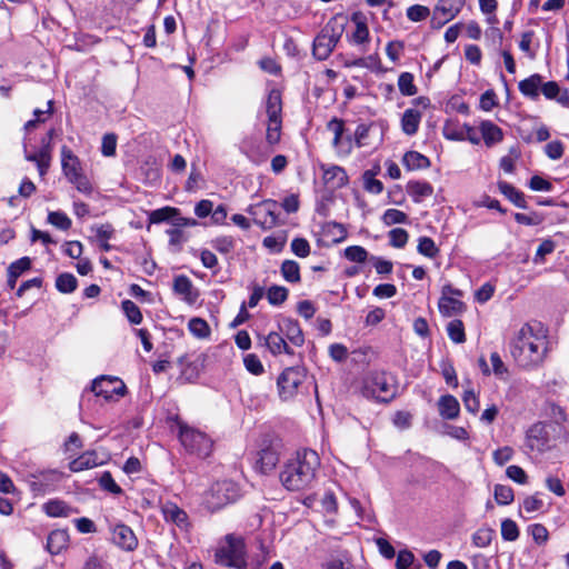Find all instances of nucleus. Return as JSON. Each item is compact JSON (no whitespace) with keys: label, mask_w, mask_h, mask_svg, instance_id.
Listing matches in <instances>:
<instances>
[{"label":"nucleus","mask_w":569,"mask_h":569,"mask_svg":"<svg viewBox=\"0 0 569 569\" xmlns=\"http://www.w3.org/2000/svg\"><path fill=\"white\" fill-rule=\"evenodd\" d=\"M320 467L319 455L308 448L297 450L283 465L279 479L289 491H301L312 487Z\"/></svg>","instance_id":"1"},{"label":"nucleus","mask_w":569,"mask_h":569,"mask_svg":"<svg viewBox=\"0 0 569 569\" xmlns=\"http://www.w3.org/2000/svg\"><path fill=\"white\" fill-rule=\"evenodd\" d=\"M548 328L543 322H526L511 345V355L522 368L538 365L547 349Z\"/></svg>","instance_id":"2"},{"label":"nucleus","mask_w":569,"mask_h":569,"mask_svg":"<svg viewBox=\"0 0 569 569\" xmlns=\"http://www.w3.org/2000/svg\"><path fill=\"white\" fill-rule=\"evenodd\" d=\"M361 392L368 399L388 403L398 392L396 378L386 371H369L362 379Z\"/></svg>","instance_id":"3"},{"label":"nucleus","mask_w":569,"mask_h":569,"mask_svg":"<svg viewBox=\"0 0 569 569\" xmlns=\"http://www.w3.org/2000/svg\"><path fill=\"white\" fill-rule=\"evenodd\" d=\"M348 19L343 14H336L321 29L313 40L312 54L318 60H326L341 39Z\"/></svg>","instance_id":"4"},{"label":"nucleus","mask_w":569,"mask_h":569,"mask_svg":"<svg viewBox=\"0 0 569 569\" xmlns=\"http://www.w3.org/2000/svg\"><path fill=\"white\" fill-rule=\"evenodd\" d=\"M239 497L240 489L236 482L231 480L217 481L206 492L203 505L210 512H216L236 502Z\"/></svg>","instance_id":"5"},{"label":"nucleus","mask_w":569,"mask_h":569,"mask_svg":"<svg viewBox=\"0 0 569 569\" xmlns=\"http://www.w3.org/2000/svg\"><path fill=\"white\" fill-rule=\"evenodd\" d=\"M61 167L68 181L74 184L79 192L84 194L91 193L92 186L82 172L79 158L67 146L61 148Z\"/></svg>","instance_id":"6"},{"label":"nucleus","mask_w":569,"mask_h":569,"mask_svg":"<svg viewBox=\"0 0 569 569\" xmlns=\"http://www.w3.org/2000/svg\"><path fill=\"white\" fill-rule=\"evenodd\" d=\"M279 204L273 199H266L261 202L250 204L247 212L253 217V222L262 230H270L284 223L279 219Z\"/></svg>","instance_id":"7"},{"label":"nucleus","mask_w":569,"mask_h":569,"mask_svg":"<svg viewBox=\"0 0 569 569\" xmlns=\"http://www.w3.org/2000/svg\"><path fill=\"white\" fill-rule=\"evenodd\" d=\"M179 440L184 449L200 458H206L211 453L213 442L204 433L188 426H180Z\"/></svg>","instance_id":"8"},{"label":"nucleus","mask_w":569,"mask_h":569,"mask_svg":"<svg viewBox=\"0 0 569 569\" xmlns=\"http://www.w3.org/2000/svg\"><path fill=\"white\" fill-rule=\"evenodd\" d=\"M216 562L229 568L247 569L243 541L228 536L227 546L216 551Z\"/></svg>","instance_id":"9"},{"label":"nucleus","mask_w":569,"mask_h":569,"mask_svg":"<svg viewBox=\"0 0 569 569\" xmlns=\"http://www.w3.org/2000/svg\"><path fill=\"white\" fill-rule=\"evenodd\" d=\"M281 450L282 442L279 438L264 439L257 453L256 469L264 475L271 472L279 462Z\"/></svg>","instance_id":"10"},{"label":"nucleus","mask_w":569,"mask_h":569,"mask_svg":"<svg viewBox=\"0 0 569 569\" xmlns=\"http://www.w3.org/2000/svg\"><path fill=\"white\" fill-rule=\"evenodd\" d=\"M306 379L303 370L299 367L286 368L277 379L279 396L282 400L293 398L298 391L299 386Z\"/></svg>","instance_id":"11"},{"label":"nucleus","mask_w":569,"mask_h":569,"mask_svg":"<svg viewBox=\"0 0 569 569\" xmlns=\"http://www.w3.org/2000/svg\"><path fill=\"white\" fill-rule=\"evenodd\" d=\"M91 392L97 397H102L106 401H111L114 396L123 397L127 393V387L117 377L100 376L92 381Z\"/></svg>","instance_id":"12"},{"label":"nucleus","mask_w":569,"mask_h":569,"mask_svg":"<svg viewBox=\"0 0 569 569\" xmlns=\"http://www.w3.org/2000/svg\"><path fill=\"white\" fill-rule=\"evenodd\" d=\"M461 297V290L453 288L451 284L443 286L438 303L441 315L449 318L461 316L466 308L460 300Z\"/></svg>","instance_id":"13"},{"label":"nucleus","mask_w":569,"mask_h":569,"mask_svg":"<svg viewBox=\"0 0 569 569\" xmlns=\"http://www.w3.org/2000/svg\"><path fill=\"white\" fill-rule=\"evenodd\" d=\"M61 472L53 469L32 473L28 480L29 488L34 496H44L56 490L58 482L61 480Z\"/></svg>","instance_id":"14"},{"label":"nucleus","mask_w":569,"mask_h":569,"mask_svg":"<svg viewBox=\"0 0 569 569\" xmlns=\"http://www.w3.org/2000/svg\"><path fill=\"white\" fill-rule=\"evenodd\" d=\"M465 3L466 0H438L432 12V28L439 29L455 19L460 13Z\"/></svg>","instance_id":"15"},{"label":"nucleus","mask_w":569,"mask_h":569,"mask_svg":"<svg viewBox=\"0 0 569 569\" xmlns=\"http://www.w3.org/2000/svg\"><path fill=\"white\" fill-rule=\"evenodd\" d=\"M112 541L126 551H133L138 547V539L133 530L123 523H119L113 527Z\"/></svg>","instance_id":"16"},{"label":"nucleus","mask_w":569,"mask_h":569,"mask_svg":"<svg viewBox=\"0 0 569 569\" xmlns=\"http://www.w3.org/2000/svg\"><path fill=\"white\" fill-rule=\"evenodd\" d=\"M352 21L356 24V29L352 32V34L348 37V40L350 43L359 46L361 53H366L367 44L369 43L370 40L368 26L360 13H353Z\"/></svg>","instance_id":"17"},{"label":"nucleus","mask_w":569,"mask_h":569,"mask_svg":"<svg viewBox=\"0 0 569 569\" xmlns=\"http://www.w3.org/2000/svg\"><path fill=\"white\" fill-rule=\"evenodd\" d=\"M163 518L167 522H172L180 529H187L189 526V517L187 512L178 507L174 502H166L161 508Z\"/></svg>","instance_id":"18"},{"label":"nucleus","mask_w":569,"mask_h":569,"mask_svg":"<svg viewBox=\"0 0 569 569\" xmlns=\"http://www.w3.org/2000/svg\"><path fill=\"white\" fill-rule=\"evenodd\" d=\"M69 545V533L67 529L52 530L47 539L46 549L49 553L56 556L61 553Z\"/></svg>","instance_id":"19"},{"label":"nucleus","mask_w":569,"mask_h":569,"mask_svg":"<svg viewBox=\"0 0 569 569\" xmlns=\"http://www.w3.org/2000/svg\"><path fill=\"white\" fill-rule=\"evenodd\" d=\"M438 411L443 419L453 420L460 412L459 401L451 395L441 396L438 400Z\"/></svg>","instance_id":"20"},{"label":"nucleus","mask_w":569,"mask_h":569,"mask_svg":"<svg viewBox=\"0 0 569 569\" xmlns=\"http://www.w3.org/2000/svg\"><path fill=\"white\" fill-rule=\"evenodd\" d=\"M101 465V462L98 461V455L96 451H86L82 455H80L78 458L73 459L69 462V469L72 472H79L82 470L91 469L97 466Z\"/></svg>","instance_id":"21"},{"label":"nucleus","mask_w":569,"mask_h":569,"mask_svg":"<svg viewBox=\"0 0 569 569\" xmlns=\"http://www.w3.org/2000/svg\"><path fill=\"white\" fill-rule=\"evenodd\" d=\"M498 189L516 207H518L520 209L528 208V203L526 201L523 192L516 189L511 183H509L507 181H499Z\"/></svg>","instance_id":"22"},{"label":"nucleus","mask_w":569,"mask_h":569,"mask_svg":"<svg viewBox=\"0 0 569 569\" xmlns=\"http://www.w3.org/2000/svg\"><path fill=\"white\" fill-rule=\"evenodd\" d=\"M407 192L415 202H421L433 193V187L428 181H409Z\"/></svg>","instance_id":"23"},{"label":"nucleus","mask_w":569,"mask_h":569,"mask_svg":"<svg viewBox=\"0 0 569 569\" xmlns=\"http://www.w3.org/2000/svg\"><path fill=\"white\" fill-rule=\"evenodd\" d=\"M43 511L49 517H63L67 518L73 512H77V509L70 507L64 501L59 499H51L43 505Z\"/></svg>","instance_id":"24"},{"label":"nucleus","mask_w":569,"mask_h":569,"mask_svg":"<svg viewBox=\"0 0 569 569\" xmlns=\"http://www.w3.org/2000/svg\"><path fill=\"white\" fill-rule=\"evenodd\" d=\"M421 112L416 109H407L401 118V129L407 136H413L419 129Z\"/></svg>","instance_id":"25"},{"label":"nucleus","mask_w":569,"mask_h":569,"mask_svg":"<svg viewBox=\"0 0 569 569\" xmlns=\"http://www.w3.org/2000/svg\"><path fill=\"white\" fill-rule=\"evenodd\" d=\"M279 329L287 342L293 346H301L305 342L303 333L299 322H279Z\"/></svg>","instance_id":"26"},{"label":"nucleus","mask_w":569,"mask_h":569,"mask_svg":"<svg viewBox=\"0 0 569 569\" xmlns=\"http://www.w3.org/2000/svg\"><path fill=\"white\" fill-rule=\"evenodd\" d=\"M173 289L189 302H194L197 300L198 293L193 289L191 280L186 276H178L174 278Z\"/></svg>","instance_id":"27"},{"label":"nucleus","mask_w":569,"mask_h":569,"mask_svg":"<svg viewBox=\"0 0 569 569\" xmlns=\"http://www.w3.org/2000/svg\"><path fill=\"white\" fill-rule=\"evenodd\" d=\"M266 343L269 348V350L273 353V355H280V353H288V355H292L293 351L289 348V345L287 342V340L284 339V336L282 335V332H274V331H271L269 332V335L267 336V339H266Z\"/></svg>","instance_id":"28"},{"label":"nucleus","mask_w":569,"mask_h":569,"mask_svg":"<svg viewBox=\"0 0 569 569\" xmlns=\"http://www.w3.org/2000/svg\"><path fill=\"white\" fill-rule=\"evenodd\" d=\"M323 169V180L326 183H332L335 188H341L347 184L348 176L343 168L338 166H330Z\"/></svg>","instance_id":"29"},{"label":"nucleus","mask_w":569,"mask_h":569,"mask_svg":"<svg viewBox=\"0 0 569 569\" xmlns=\"http://www.w3.org/2000/svg\"><path fill=\"white\" fill-rule=\"evenodd\" d=\"M542 77L538 73L530 76L529 78L519 82V91L533 100L539 97V89H541Z\"/></svg>","instance_id":"30"},{"label":"nucleus","mask_w":569,"mask_h":569,"mask_svg":"<svg viewBox=\"0 0 569 569\" xmlns=\"http://www.w3.org/2000/svg\"><path fill=\"white\" fill-rule=\"evenodd\" d=\"M480 132L486 146L491 147L502 140V130L491 121H482Z\"/></svg>","instance_id":"31"},{"label":"nucleus","mask_w":569,"mask_h":569,"mask_svg":"<svg viewBox=\"0 0 569 569\" xmlns=\"http://www.w3.org/2000/svg\"><path fill=\"white\" fill-rule=\"evenodd\" d=\"M402 163L408 170H422L430 167V160L418 151H407Z\"/></svg>","instance_id":"32"},{"label":"nucleus","mask_w":569,"mask_h":569,"mask_svg":"<svg viewBox=\"0 0 569 569\" xmlns=\"http://www.w3.org/2000/svg\"><path fill=\"white\" fill-rule=\"evenodd\" d=\"M282 101L281 93L277 89L270 90L266 101L268 119H281Z\"/></svg>","instance_id":"33"},{"label":"nucleus","mask_w":569,"mask_h":569,"mask_svg":"<svg viewBox=\"0 0 569 569\" xmlns=\"http://www.w3.org/2000/svg\"><path fill=\"white\" fill-rule=\"evenodd\" d=\"M541 92L547 99H557L558 102L567 104L569 102V93L567 90L560 91V87L555 81L541 83Z\"/></svg>","instance_id":"34"},{"label":"nucleus","mask_w":569,"mask_h":569,"mask_svg":"<svg viewBox=\"0 0 569 569\" xmlns=\"http://www.w3.org/2000/svg\"><path fill=\"white\" fill-rule=\"evenodd\" d=\"M495 536H496V531L492 528H489V527L479 528L472 535V543L478 548H486L491 543Z\"/></svg>","instance_id":"35"},{"label":"nucleus","mask_w":569,"mask_h":569,"mask_svg":"<svg viewBox=\"0 0 569 569\" xmlns=\"http://www.w3.org/2000/svg\"><path fill=\"white\" fill-rule=\"evenodd\" d=\"M77 278L72 273H61L56 279V288L62 293H71L77 289Z\"/></svg>","instance_id":"36"},{"label":"nucleus","mask_w":569,"mask_h":569,"mask_svg":"<svg viewBox=\"0 0 569 569\" xmlns=\"http://www.w3.org/2000/svg\"><path fill=\"white\" fill-rule=\"evenodd\" d=\"M281 274L288 281L297 283L300 281V267L293 260H284L281 264Z\"/></svg>","instance_id":"37"},{"label":"nucleus","mask_w":569,"mask_h":569,"mask_svg":"<svg viewBox=\"0 0 569 569\" xmlns=\"http://www.w3.org/2000/svg\"><path fill=\"white\" fill-rule=\"evenodd\" d=\"M178 214L179 209L172 207H163L151 211L149 213V221L150 223H160L173 219Z\"/></svg>","instance_id":"38"},{"label":"nucleus","mask_w":569,"mask_h":569,"mask_svg":"<svg viewBox=\"0 0 569 569\" xmlns=\"http://www.w3.org/2000/svg\"><path fill=\"white\" fill-rule=\"evenodd\" d=\"M398 87L403 96H413L417 93V87L413 83V76L410 72H402L399 76Z\"/></svg>","instance_id":"39"},{"label":"nucleus","mask_w":569,"mask_h":569,"mask_svg":"<svg viewBox=\"0 0 569 569\" xmlns=\"http://www.w3.org/2000/svg\"><path fill=\"white\" fill-rule=\"evenodd\" d=\"M513 490L509 486L496 485L495 486V499L498 505L507 506L513 501Z\"/></svg>","instance_id":"40"},{"label":"nucleus","mask_w":569,"mask_h":569,"mask_svg":"<svg viewBox=\"0 0 569 569\" xmlns=\"http://www.w3.org/2000/svg\"><path fill=\"white\" fill-rule=\"evenodd\" d=\"M519 528L511 519L501 521V537L506 541H516L519 538Z\"/></svg>","instance_id":"41"},{"label":"nucleus","mask_w":569,"mask_h":569,"mask_svg":"<svg viewBox=\"0 0 569 569\" xmlns=\"http://www.w3.org/2000/svg\"><path fill=\"white\" fill-rule=\"evenodd\" d=\"M365 189L373 194H379L383 190V184L380 180L375 178V173L370 170L365 171L363 176Z\"/></svg>","instance_id":"42"},{"label":"nucleus","mask_w":569,"mask_h":569,"mask_svg":"<svg viewBox=\"0 0 569 569\" xmlns=\"http://www.w3.org/2000/svg\"><path fill=\"white\" fill-rule=\"evenodd\" d=\"M417 250L420 254L428 258H435L439 252L435 241L429 237H421L419 239Z\"/></svg>","instance_id":"43"},{"label":"nucleus","mask_w":569,"mask_h":569,"mask_svg":"<svg viewBox=\"0 0 569 569\" xmlns=\"http://www.w3.org/2000/svg\"><path fill=\"white\" fill-rule=\"evenodd\" d=\"M345 257L349 261L362 263L368 259L369 253L361 246H350L345 249Z\"/></svg>","instance_id":"44"},{"label":"nucleus","mask_w":569,"mask_h":569,"mask_svg":"<svg viewBox=\"0 0 569 569\" xmlns=\"http://www.w3.org/2000/svg\"><path fill=\"white\" fill-rule=\"evenodd\" d=\"M382 221L386 226H392L398 223H407L408 216L398 209H388L382 216Z\"/></svg>","instance_id":"45"},{"label":"nucleus","mask_w":569,"mask_h":569,"mask_svg":"<svg viewBox=\"0 0 569 569\" xmlns=\"http://www.w3.org/2000/svg\"><path fill=\"white\" fill-rule=\"evenodd\" d=\"M48 222L60 230H68L71 227V219L61 211L49 212Z\"/></svg>","instance_id":"46"},{"label":"nucleus","mask_w":569,"mask_h":569,"mask_svg":"<svg viewBox=\"0 0 569 569\" xmlns=\"http://www.w3.org/2000/svg\"><path fill=\"white\" fill-rule=\"evenodd\" d=\"M99 486L113 495H121L122 489L117 485L110 471H104L99 478Z\"/></svg>","instance_id":"47"},{"label":"nucleus","mask_w":569,"mask_h":569,"mask_svg":"<svg viewBox=\"0 0 569 569\" xmlns=\"http://www.w3.org/2000/svg\"><path fill=\"white\" fill-rule=\"evenodd\" d=\"M281 119H268L266 139L270 144H274L280 140Z\"/></svg>","instance_id":"48"},{"label":"nucleus","mask_w":569,"mask_h":569,"mask_svg":"<svg viewBox=\"0 0 569 569\" xmlns=\"http://www.w3.org/2000/svg\"><path fill=\"white\" fill-rule=\"evenodd\" d=\"M288 298V290L281 286H271L267 291V299L271 305L278 306Z\"/></svg>","instance_id":"49"},{"label":"nucleus","mask_w":569,"mask_h":569,"mask_svg":"<svg viewBox=\"0 0 569 569\" xmlns=\"http://www.w3.org/2000/svg\"><path fill=\"white\" fill-rule=\"evenodd\" d=\"M409 233L402 228H395L389 231L390 244L395 248H403L408 242Z\"/></svg>","instance_id":"50"},{"label":"nucleus","mask_w":569,"mask_h":569,"mask_svg":"<svg viewBox=\"0 0 569 569\" xmlns=\"http://www.w3.org/2000/svg\"><path fill=\"white\" fill-rule=\"evenodd\" d=\"M447 332L456 343H462L466 340L463 322H448Z\"/></svg>","instance_id":"51"},{"label":"nucleus","mask_w":569,"mask_h":569,"mask_svg":"<svg viewBox=\"0 0 569 569\" xmlns=\"http://www.w3.org/2000/svg\"><path fill=\"white\" fill-rule=\"evenodd\" d=\"M31 267V260L29 257H22L14 262H12L8 271L11 273L12 278H19L24 271L29 270Z\"/></svg>","instance_id":"52"},{"label":"nucleus","mask_w":569,"mask_h":569,"mask_svg":"<svg viewBox=\"0 0 569 569\" xmlns=\"http://www.w3.org/2000/svg\"><path fill=\"white\" fill-rule=\"evenodd\" d=\"M430 16L428 7L413 4L407 9V17L413 22H419L427 19Z\"/></svg>","instance_id":"53"},{"label":"nucleus","mask_w":569,"mask_h":569,"mask_svg":"<svg viewBox=\"0 0 569 569\" xmlns=\"http://www.w3.org/2000/svg\"><path fill=\"white\" fill-rule=\"evenodd\" d=\"M291 251L299 258L310 254V244L307 239L297 237L291 241Z\"/></svg>","instance_id":"54"},{"label":"nucleus","mask_w":569,"mask_h":569,"mask_svg":"<svg viewBox=\"0 0 569 569\" xmlns=\"http://www.w3.org/2000/svg\"><path fill=\"white\" fill-rule=\"evenodd\" d=\"M529 532L537 545H545L549 539L547 528L541 523H533L529 527Z\"/></svg>","instance_id":"55"},{"label":"nucleus","mask_w":569,"mask_h":569,"mask_svg":"<svg viewBox=\"0 0 569 569\" xmlns=\"http://www.w3.org/2000/svg\"><path fill=\"white\" fill-rule=\"evenodd\" d=\"M243 363L246 369L254 376H259L263 372V366L260 359L253 353L247 355L243 358Z\"/></svg>","instance_id":"56"},{"label":"nucleus","mask_w":569,"mask_h":569,"mask_svg":"<svg viewBox=\"0 0 569 569\" xmlns=\"http://www.w3.org/2000/svg\"><path fill=\"white\" fill-rule=\"evenodd\" d=\"M212 247L221 253H229L234 248V240L229 236L218 237L212 240Z\"/></svg>","instance_id":"57"},{"label":"nucleus","mask_w":569,"mask_h":569,"mask_svg":"<svg viewBox=\"0 0 569 569\" xmlns=\"http://www.w3.org/2000/svg\"><path fill=\"white\" fill-rule=\"evenodd\" d=\"M462 401L467 411L473 415L479 411L480 402L473 390H466L462 396Z\"/></svg>","instance_id":"58"},{"label":"nucleus","mask_w":569,"mask_h":569,"mask_svg":"<svg viewBox=\"0 0 569 569\" xmlns=\"http://www.w3.org/2000/svg\"><path fill=\"white\" fill-rule=\"evenodd\" d=\"M117 147V137L113 133H107L102 138L101 152L106 157L114 156Z\"/></svg>","instance_id":"59"},{"label":"nucleus","mask_w":569,"mask_h":569,"mask_svg":"<svg viewBox=\"0 0 569 569\" xmlns=\"http://www.w3.org/2000/svg\"><path fill=\"white\" fill-rule=\"evenodd\" d=\"M188 328L194 337L200 339L208 338L211 332L208 322H188Z\"/></svg>","instance_id":"60"},{"label":"nucleus","mask_w":569,"mask_h":569,"mask_svg":"<svg viewBox=\"0 0 569 569\" xmlns=\"http://www.w3.org/2000/svg\"><path fill=\"white\" fill-rule=\"evenodd\" d=\"M370 261L379 274H389L392 272L393 264L391 261L382 259L380 257L371 256Z\"/></svg>","instance_id":"61"},{"label":"nucleus","mask_w":569,"mask_h":569,"mask_svg":"<svg viewBox=\"0 0 569 569\" xmlns=\"http://www.w3.org/2000/svg\"><path fill=\"white\" fill-rule=\"evenodd\" d=\"M348 348L342 343H332L329 347V356L336 362H343L348 358Z\"/></svg>","instance_id":"62"},{"label":"nucleus","mask_w":569,"mask_h":569,"mask_svg":"<svg viewBox=\"0 0 569 569\" xmlns=\"http://www.w3.org/2000/svg\"><path fill=\"white\" fill-rule=\"evenodd\" d=\"M506 475L517 483L523 485L527 482L528 476L525 470L516 465L509 466L506 470Z\"/></svg>","instance_id":"63"},{"label":"nucleus","mask_w":569,"mask_h":569,"mask_svg":"<svg viewBox=\"0 0 569 569\" xmlns=\"http://www.w3.org/2000/svg\"><path fill=\"white\" fill-rule=\"evenodd\" d=\"M415 561V556L410 550H400L396 560V569H408Z\"/></svg>","instance_id":"64"}]
</instances>
